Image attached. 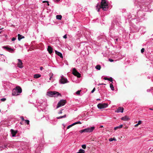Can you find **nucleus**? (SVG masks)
Wrapping results in <instances>:
<instances>
[{
    "instance_id": "nucleus-1",
    "label": "nucleus",
    "mask_w": 153,
    "mask_h": 153,
    "mask_svg": "<svg viewBox=\"0 0 153 153\" xmlns=\"http://www.w3.org/2000/svg\"><path fill=\"white\" fill-rule=\"evenodd\" d=\"M96 7L98 12L100 11V8H102L104 11H106L108 8V4L106 3L105 0H101L100 5L97 4Z\"/></svg>"
},
{
    "instance_id": "nucleus-2",
    "label": "nucleus",
    "mask_w": 153,
    "mask_h": 153,
    "mask_svg": "<svg viewBox=\"0 0 153 153\" xmlns=\"http://www.w3.org/2000/svg\"><path fill=\"white\" fill-rule=\"evenodd\" d=\"M22 91L21 88L19 86H17L13 90L12 94L13 96H16L22 93Z\"/></svg>"
},
{
    "instance_id": "nucleus-3",
    "label": "nucleus",
    "mask_w": 153,
    "mask_h": 153,
    "mask_svg": "<svg viewBox=\"0 0 153 153\" xmlns=\"http://www.w3.org/2000/svg\"><path fill=\"white\" fill-rule=\"evenodd\" d=\"M47 95L51 97H57L59 95L61 96V95L60 93L56 91H48L47 92Z\"/></svg>"
},
{
    "instance_id": "nucleus-4",
    "label": "nucleus",
    "mask_w": 153,
    "mask_h": 153,
    "mask_svg": "<svg viewBox=\"0 0 153 153\" xmlns=\"http://www.w3.org/2000/svg\"><path fill=\"white\" fill-rule=\"evenodd\" d=\"M66 103V100H61L58 103L57 106V108L64 105Z\"/></svg>"
},
{
    "instance_id": "nucleus-5",
    "label": "nucleus",
    "mask_w": 153,
    "mask_h": 153,
    "mask_svg": "<svg viewBox=\"0 0 153 153\" xmlns=\"http://www.w3.org/2000/svg\"><path fill=\"white\" fill-rule=\"evenodd\" d=\"M108 104L107 103H99L97 105V107L100 109H103L107 107Z\"/></svg>"
},
{
    "instance_id": "nucleus-6",
    "label": "nucleus",
    "mask_w": 153,
    "mask_h": 153,
    "mask_svg": "<svg viewBox=\"0 0 153 153\" xmlns=\"http://www.w3.org/2000/svg\"><path fill=\"white\" fill-rule=\"evenodd\" d=\"M73 74L77 77L80 78L81 77L80 74L78 72L75 68H74L72 71Z\"/></svg>"
},
{
    "instance_id": "nucleus-7",
    "label": "nucleus",
    "mask_w": 153,
    "mask_h": 153,
    "mask_svg": "<svg viewBox=\"0 0 153 153\" xmlns=\"http://www.w3.org/2000/svg\"><path fill=\"white\" fill-rule=\"evenodd\" d=\"M60 82L61 83L64 84L68 82L67 79L65 78L63 76H62L60 80Z\"/></svg>"
},
{
    "instance_id": "nucleus-8",
    "label": "nucleus",
    "mask_w": 153,
    "mask_h": 153,
    "mask_svg": "<svg viewBox=\"0 0 153 153\" xmlns=\"http://www.w3.org/2000/svg\"><path fill=\"white\" fill-rule=\"evenodd\" d=\"M18 63H17V66L20 68H23V63L22 62V60L19 59H18Z\"/></svg>"
},
{
    "instance_id": "nucleus-9",
    "label": "nucleus",
    "mask_w": 153,
    "mask_h": 153,
    "mask_svg": "<svg viewBox=\"0 0 153 153\" xmlns=\"http://www.w3.org/2000/svg\"><path fill=\"white\" fill-rule=\"evenodd\" d=\"M95 128L94 126L91 127L90 128H85L86 132H91L93 131Z\"/></svg>"
},
{
    "instance_id": "nucleus-10",
    "label": "nucleus",
    "mask_w": 153,
    "mask_h": 153,
    "mask_svg": "<svg viewBox=\"0 0 153 153\" xmlns=\"http://www.w3.org/2000/svg\"><path fill=\"white\" fill-rule=\"evenodd\" d=\"M123 107H119L115 111V112H123Z\"/></svg>"
},
{
    "instance_id": "nucleus-11",
    "label": "nucleus",
    "mask_w": 153,
    "mask_h": 153,
    "mask_svg": "<svg viewBox=\"0 0 153 153\" xmlns=\"http://www.w3.org/2000/svg\"><path fill=\"white\" fill-rule=\"evenodd\" d=\"M47 50L49 54H51L53 52V48L50 46H48Z\"/></svg>"
},
{
    "instance_id": "nucleus-12",
    "label": "nucleus",
    "mask_w": 153,
    "mask_h": 153,
    "mask_svg": "<svg viewBox=\"0 0 153 153\" xmlns=\"http://www.w3.org/2000/svg\"><path fill=\"white\" fill-rule=\"evenodd\" d=\"M121 119L124 121H128L130 119L128 116H125L124 117L121 118Z\"/></svg>"
},
{
    "instance_id": "nucleus-13",
    "label": "nucleus",
    "mask_w": 153,
    "mask_h": 153,
    "mask_svg": "<svg viewBox=\"0 0 153 153\" xmlns=\"http://www.w3.org/2000/svg\"><path fill=\"white\" fill-rule=\"evenodd\" d=\"M2 48H3L7 50L8 51H9V52H12V51H13V49L10 48H9L7 46H3Z\"/></svg>"
},
{
    "instance_id": "nucleus-14",
    "label": "nucleus",
    "mask_w": 153,
    "mask_h": 153,
    "mask_svg": "<svg viewBox=\"0 0 153 153\" xmlns=\"http://www.w3.org/2000/svg\"><path fill=\"white\" fill-rule=\"evenodd\" d=\"M55 53L57 55H58V56H59L60 57H61L62 58H63V57L62 56V53H61L57 51H55Z\"/></svg>"
},
{
    "instance_id": "nucleus-15",
    "label": "nucleus",
    "mask_w": 153,
    "mask_h": 153,
    "mask_svg": "<svg viewBox=\"0 0 153 153\" xmlns=\"http://www.w3.org/2000/svg\"><path fill=\"white\" fill-rule=\"evenodd\" d=\"M11 134H12L13 137H14L15 136L16 134L17 133V131H15L13 129H11Z\"/></svg>"
},
{
    "instance_id": "nucleus-16",
    "label": "nucleus",
    "mask_w": 153,
    "mask_h": 153,
    "mask_svg": "<svg viewBox=\"0 0 153 153\" xmlns=\"http://www.w3.org/2000/svg\"><path fill=\"white\" fill-rule=\"evenodd\" d=\"M18 39L19 41L21 39H22L24 38H25V37L24 36H22V35H20L19 34L18 35Z\"/></svg>"
},
{
    "instance_id": "nucleus-17",
    "label": "nucleus",
    "mask_w": 153,
    "mask_h": 153,
    "mask_svg": "<svg viewBox=\"0 0 153 153\" xmlns=\"http://www.w3.org/2000/svg\"><path fill=\"white\" fill-rule=\"evenodd\" d=\"M41 75L39 74H35L33 75V77L35 78H38L40 77Z\"/></svg>"
},
{
    "instance_id": "nucleus-18",
    "label": "nucleus",
    "mask_w": 153,
    "mask_h": 153,
    "mask_svg": "<svg viewBox=\"0 0 153 153\" xmlns=\"http://www.w3.org/2000/svg\"><path fill=\"white\" fill-rule=\"evenodd\" d=\"M123 126L122 125H121L118 126H117L114 128V130H116L118 128H122Z\"/></svg>"
},
{
    "instance_id": "nucleus-19",
    "label": "nucleus",
    "mask_w": 153,
    "mask_h": 153,
    "mask_svg": "<svg viewBox=\"0 0 153 153\" xmlns=\"http://www.w3.org/2000/svg\"><path fill=\"white\" fill-rule=\"evenodd\" d=\"M56 18L57 19L61 20L62 18V16L61 15H58L56 16Z\"/></svg>"
},
{
    "instance_id": "nucleus-20",
    "label": "nucleus",
    "mask_w": 153,
    "mask_h": 153,
    "mask_svg": "<svg viewBox=\"0 0 153 153\" xmlns=\"http://www.w3.org/2000/svg\"><path fill=\"white\" fill-rule=\"evenodd\" d=\"M85 151L84 150L82 149H80L79 150V152H77V153H84Z\"/></svg>"
},
{
    "instance_id": "nucleus-21",
    "label": "nucleus",
    "mask_w": 153,
    "mask_h": 153,
    "mask_svg": "<svg viewBox=\"0 0 153 153\" xmlns=\"http://www.w3.org/2000/svg\"><path fill=\"white\" fill-rule=\"evenodd\" d=\"M95 68L98 70H100L101 68V66L100 65H97L95 67Z\"/></svg>"
},
{
    "instance_id": "nucleus-22",
    "label": "nucleus",
    "mask_w": 153,
    "mask_h": 153,
    "mask_svg": "<svg viewBox=\"0 0 153 153\" xmlns=\"http://www.w3.org/2000/svg\"><path fill=\"white\" fill-rule=\"evenodd\" d=\"M109 140L111 142V141H112L113 140L116 141L117 140L114 137L113 138H109Z\"/></svg>"
},
{
    "instance_id": "nucleus-23",
    "label": "nucleus",
    "mask_w": 153,
    "mask_h": 153,
    "mask_svg": "<svg viewBox=\"0 0 153 153\" xmlns=\"http://www.w3.org/2000/svg\"><path fill=\"white\" fill-rule=\"evenodd\" d=\"M66 117V115L65 114V115H64L63 116L58 117H57V119H61V118H62L65 117Z\"/></svg>"
},
{
    "instance_id": "nucleus-24",
    "label": "nucleus",
    "mask_w": 153,
    "mask_h": 153,
    "mask_svg": "<svg viewBox=\"0 0 153 153\" xmlns=\"http://www.w3.org/2000/svg\"><path fill=\"white\" fill-rule=\"evenodd\" d=\"M110 87L112 90L113 91L114 90V87L113 86V85L111 83L110 84Z\"/></svg>"
},
{
    "instance_id": "nucleus-25",
    "label": "nucleus",
    "mask_w": 153,
    "mask_h": 153,
    "mask_svg": "<svg viewBox=\"0 0 153 153\" xmlns=\"http://www.w3.org/2000/svg\"><path fill=\"white\" fill-rule=\"evenodd\" d=\"M74 125V123H73L72 124H71V125H69L67 127V129H68L69 128H70L72 126H73Z\"/></svg>"
},
{
    "instance_id": "nucleus-26",
    "label": "nucleus",
    "mask_w": 153,
    "mask_h": 153,
    "mask_svg": "<svg viewBox=\"0 0 153 153\" xmlns=\"http://www.w3.org/2000/svg\"><path fill=\"white\" fill-rule=\"evenodd\" d=\"M79 132L81 133H82L84 132H86L85 128L84 129L81 130L79 131Z\"/></svg>"
},
{
    "instance_id": "nucleus-27",
    "label": "nucleus",
    "mask_w": 153,
    "mask_h": 153,
    "mask_svg": "<svg viewBox=\"0 0 153 153\" xmlns=\"http://www.w3.org/2000/svg\"><path fill=\"white\" fill-rule=\"evenodd\" d=\"M81 90H78L77 91H76V94L79 95L80 94V92L81 91Z\"/></svg>"
},
{
    "instance_id": "nucleus-28",
    "label": "nucleus",
    "mask_w": 153,
    "mask_h": 153,
    "mask_svg": "<svg viewBox=\"0 0 153 153\" xmlns=\"http://www.w3.org/2000/svg\"><path fill=\"white\" fill-rule=\"evenodd\" d=\"M25 123H26L27 124H29V121L28 120H25Z\"/></svg>"
},
{
    "instance_id": "nucleus-29",
    "label": "nucleus",
    "mask_w": 153,
    "mask_h": 153,
    "mask_svg": "<svg viewBox=\"0 0 153 153\" xmlns=\"http://www.w3.org/2000/svg\"><path fill=\"white\" fill-rule=\"evenodd\" d=\"M82 147L83 149H85L86 148V145L85 144H84L82 145Z\"/></svg>"
},
{
    "instance_id": "nucleus-30",
    "label": "nucleus",
    "mask_w": 153,
    "mask_h": 153,
    "mask_svg": "<svg viewBox=\"0 0 153 153\" xmlns=\"http://www.w3.org/2000/svg\"><path fill=\"white\" fill-rule=\"evenodd\" d=\"M74 123V125H75L76 124H81V122L80 121H78V122H75V123Z\"/></svg>"
},
{
    "instance_id": "nucleus-31",
    "label": "nucleus",
    "mask_w": 153,
    "mask_h": 153,
    "mask_svg": "<svg viewBox=\"0 0 153 153\" xmlns=\"http://www.w3.org/2000/svg\"><path fill=\"white\" fill-rule=\"evenodd\" d=\"M145 49L144 48H142L141 50V52L142 53H143Z\"/></svg>"
},
{
    "instance_id": "nucleus-32",
    "label": "nucleus",
    "mask_w": 153,
    "mask_h": 153,
    "mask_svg": "<svg viewBox=\"0 0 153 153\" xmlns=\"http://www.w3.org/2000/svg\"><path fill=\"white\" fill-rule=\"evenodd\" d=\"M108 81H110V82H112L113 79H112V78L110 77V78H109Z\"/></svg>"
},
{
    "instance_id": "nucleus-33",
    "label": "nucleus",
    "mask_w": 153,
    "mask_h": 153,
    "mask_svg": "<svg viewBox=\"0 0 153 153\" xmlns=\"http://www.w3.org/2000/svg\"><path fill=\"white\" fill-rule=\"evenodd\" d=\"M20 118L22 121H25V120L23 116L21 117Z\"/></svg>"
},
{
    "instance_id": "nucleus-34",
    "label": "nucleus",
    "mask_w": 153,
    "mask_h": 153,
    "mask_svg": "<svg viewBox=\"0 0 153 153\" xmlns=\"http://www.w3.org/2000/svg\"><path fill=\"white\" fill-rule=\"evenodd\" d=\"M6 100L5 98H2L1 99V100L2 101H4Z\"/></svg>"
},
{
    "instance_id": "nucleus-35",
    "label": "nucleus",
    "mask_w": 153,
    "mask_h": 153,
    "mask_svg": "<svg viewBox=\"0 0 153 153\" xmlns=\"http://www.w3.org/2000/svg\"><path fill=\"white\" fill-rule=\"evenodd\" d=\"M109 61L111 62H113L114 61V60L111 59H108Z\"/></svg>"
},
{
    "instance_id": "nucleus-36",
    "label": "nucleus",
    "mask_w": 153,
    "mask_h": 153,
    "mask_svg": "<svg viewBox=\"0 0 153 153\" xmlns=\"http://www.w3.org/2000/svg\"><path fill=\"white\" fill-rule=\"evenodd\" d=\"M16 39V38L13 37L12 39V41H14Z\"/></svg>"
},
{
    "instance_id": "nucleus-37",
    "label": "nucleus",
    "mask_w": 153,
    "mask_h": 153,
    "mask_svg": "<svg viewBox=\"0 0 153 153\" xmlns=\"http://www.w3.org/2000/svg\"><path fill=\"white\" fill-rule=\"evenodd\" d=\"M95 88H93V89L92 90V91H91V92L92 93H93L94 92V91H95Z\"/></svg>"
},
{
    "instance_id": "nucleus-38",
    "label": "nucleus",
    "mask_w": 153,
    "mask_h": 153,
    "mask_svg": "<svg viewBox=\"0 0 153 153\" xmlns=\"http://www.w3.org/2000/svg\"><path fill=\"white\" fill-rule=\"evenodd\" d=\"M141 121H139L138 122V124L140 125V124H141Z\"/></svg>"
},
{
    "instance_id": "nucleus-39",
    "label": "nucleus",
    "mask_w": 153,
    "mask_h": 153,
    "mask_svg": "<svg viewBox=\"0 0 153 153\" xmlns=\"http://www.w3.org/2000/svg\"><path fill=\"white\" fill-rule=\"evenodd\" d=\"M63 38L65 39H66L67 38V35H65L64 36H63Z\"/></svg>"
},
{
    "instance_id": "nucleus-40",
    "label": "nucleus",
    "mask_w": 153,
    "mask_h": 153,
    "mask_svg": "<svg viewBox=\"0 0 153 153\" xmlns=\"http://www.w3.org/2000/svg\"><path fill=\"white\" fill-rule=\"evenodd\" d=\"M42 2L43 3H45V2H48V1H42Z\"/></svg>"
},
{
    "instance_id": "nucleus-41",
    "label": "nucleus",
    "mask_w": 153,
    "mask_h": 153,
    "mask_svg": "<svg viewBox=\"0 0 153 153\" xmlns=\"http://www.w3.org/2000/svg\"><path fill=\"white\" fill-rule=\"evenodd\" d=\"M43 69V67H40V69L41 70V71H42V70Z\"/></svg>"
},
{
    "instance_id": "nucleus-42",
    "label": "nucleus",
    "mask_w": 153,
    "mask_h": 153,
    "mask_svg": "<svg viewBox=\"0 0 153 153\" xmlns=\"http://www.w3.org/2000/svg\"><path fill=\"white\" fill-rule=\"evenodd\" d=\"M106 85V84H104V83H99V84H98V85Z\"/></svg>"
},
{
    "instance_id": "nucleus-43",
    "label": "nucleus",
    "mask_w": 153,
    "mask_h": 153,
    "mask_svg": "<svg viewBox=\"0 0 153 153\" xmlns=\"http://www.w3.org/2000/svg\"><path fill=\"white\" fill-rule=\"evenodd\" d=\"M138 125H139V124H138L137 123V124H136V125H135V127H137V126H138Z\"/></svg>"
},
{
    "instance_id": "nucleus-44",
    "label": "nucleus",
    "mask_w": 153,
    "mask_h": 153,
    "mask_svg": "<svg viewBox=\"0 0 153 153\" xmlns=\"http://www.w3.org/2000/svg\"><path fill=\"white\" fill-rule=\"evenodd\" d=\"M107 77H105L104 78V79H105V80H107Z\"/></svg>"
},
{
    "instance_id": "nucleus-45",
    "label": "nucleus",
    "mask_w": 153,
    "mask_h": 153,
    "mask_svg": "<svg viewBox=\"0 0 153 153\" xmlns=\"http://www.w3.org/2000/svg\"><path fill=\"white\" fill-rule=\"evenodd\" d=\"M62 111H60L59 112V114H62Z\"/></svg>"
},
{
    "instance_id": "nucleus-46",
    "label": "nucleus",
    "mask_w": 153,
    "mask_h": 153,
    "mask_svg": "<svg viewBox=\"0 0 153 153\" xmlns=\"http://www.w3.org/2000/svg\"><path fill=\"white\" fill-rule=\"evenodd\" d=\"M103 126H100V128H103Z\"/></svg>"
},
{
    "instance_id": "nucleus-47",
    "label": "nucleus",
    "mask_w": 153,
    "mask_h": 153,
    "mask_svg": "<svg viewBox=\"0 0 153 153\" xmlns=\"http://www.w3.org/2000/svg\"><path fill=\"white\" fill-rule=\"evenodd\" d=\"M51 78H52V76H50V78L49 79H50V80H51Z\"/></svg>"
},
{
    "instance_id": "nucleus-48",
    "label": "nucleus",
    "mask_w": 153,
    "mask_h": 153,
    "mask_svg": "<svg viewBox=\"0 0 153 153\" xmlns=\"http://www.w3.org/2000/svg\"><path fill=\"white\" fill-rule=\"evenodd\" d=\"M47 4L48 6H49V2H47Z\"/></svg>"
},
{
    "instance_id": "nucleus-49",
    "label": "nucleus",
    "mask_w": 153,
    "mask_h": 153,
    "mask_svg": "<svg viewBox=\"0 0 153 153\" xmlns=\"http://www.w3.org/2000/svg\"><path fill=\"white\" fill-rule=\"evenodd\" d=\"M100 100V99H97V100Z\"/></svg>"
},
{
    "instance_id": "nucleus-50",
    "label": "nucleus",
    "mask_w": 153,
    "mask_h": 153,
    "mask_svg": "<svg viewBox=\"0 0 153 153\" xmlns=\"http://www.w3.org/2000/svg\"><path fill=\"white\" fill-rule=\"evenodd\" d=\"M150 110H153V109H152V108H150Z\"/></svg>"
},
{
    "instance_id": "nucleus-51",
    "label": "nucleus",
    "mask_w": 153,
    "mask_h": 153,
    "mask_svg": "<svg viewBox=\"0 0 153 153\" xmlns=\"http://www.w3.org/2000/svg\"><path fill=\"white\" fill-rule=\"evenodd\" d=\"M20 123L21 125H22V124H23V123H22V122H21V123Z\"/></svg>"
},
{
    "instance_id": "nucleus-52",
    "label": "nucleus",
    "mask_w": 153,
    "mask_h": 153,
    "mask_svg": "<svg viewBox=\"0 0 153 153\" xmlns=\"http://www.w3.org/2000/svg\"><path fill=\"white\" fill-rule=\"evenodd\" d=\"M109 78H107V80H109Z\"/></svg>"
},
{
    "instance_id": "nucleus-53",
    "label": "nucleus",
    "mask_w": 153,
    "mask_h": 153,
    "mask_svg": "<svg viewBox=\"0 0 153 153\" xmlns=\"http://www.w3.org/2000/svg\"><path fill=\"white\" fill-rule=\"evenodd\" d=\"M116 41H117V40H118V39H116Z\"/></svg>"
},
{
    "instance_id": "nucleus-54",
    "label": "nucleus",
    "mask_w": 153,
    "mask_h": 153,
    "mask_svg": "<svg viewBox=\"0 0 153 153\" xmlns=\"http://www.w3.org/2000/svg\"><path fill=\"white\" fill-rule=\"evenodd\" d=\"M3 29V28H0V30L2 29Z\"/></svg>"
},
{
    "instance_id": "nucleus-55",
    "label": "nucleus",
    "mask_w": 153,
    "mask_h": 153,
    "mask_svg": "<svg viewBox=\"0 0 153 153\" xmlns=\"http://www.w3.org/2000/svg\"><path fill=\"white\" fill-rule=\"evenodd\" d=\"M56 0L58 1H59L60 0Z\"/></svg>"
},
{
    "instance_id": "nucleus-56",
    "label": "nucleus",
    "mask_w": 153,
    "mask_h": 153,
    "mask_svg": "<svg viewBox=\"0 0 153 153\" xmlns=\"http://www.w3.org/2000/svg\"><path fill=\"white\" fill-rule=\"evenodd\" d=\"M1 110L0 109V112H1Z\"/></svg>"
}]
</instances>
